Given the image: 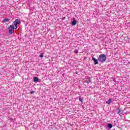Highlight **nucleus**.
Segmentation results:
<instances>
[{"label":"nucleus","mask_w":130,"mask_h":130,"mask_svg":"<svg viewBox=\"0 0 130 130\" xmlns=\"http://www.w3.org/2000/svg\"><path fill=\"white\" fill-rule=\"evenodd\" d=\"M79 53V51L78 50V49H76L75 51H74V53Z\"/></svg>","instance_id":"obj_13"},{"label":"nucleus","mask_w":130,"mask_h":130,"mask_svg":"<svg viewBox=\"0 0 130 130\" xmlns=\"http://www.w3.org/2000/svg\"><path fill=\"white\" fill-rule=\"evenodd\" d=\"M107 57H106V55L104 54H102L100 55L98 60L100 61V62H104L105 60H106Z\"/></svg>","instance_id":"obj_1"},{"label":"nucleus","mask_w":130,"mask_h":130,"mask_svg":"<svg viewBox=\"0 0 130 130\" xmlns=\"http://www.w3.org/2000/svg\"><path fill=\"white\" fill-rule=\"evenodd\" d=\"M20 24V19H16L14 21V24L13 26H15V28H18V25Z\"/></svg>","instance_id":"obj_3"},{"label":"nucleus","mask_w":130,"mask_h":130,"mask_svg":"<svg viewBox=\"0 0 130 130\" xmlns=\"http://www.w3.org/2000/svg\"><path fill=\"white\" fill-rule=\"evenodd\" d=\"M76 24H77V20H76V19H73V21H72V25L73 26H75L76 25Z\"/></svg>","instance_id":"obj_7"},{"label":"nucleus","mask_w":130,"mask_h":130,"mask_svg":"<svg viewBox=\"0 0 130 130\" xmlns=\"http://www.w3.org/2000/svg\"><path fill=\"white\" fill-rule=\"evenodd\" d=\"M92 59L93 60L94 64H98V59L95 58L94 57H92Z\"/></svg>","instance_id":"obj_6"},{"label":"nucleus","mask_w":130,"mask_h":130,"mask_svg":"<svg viewBox=\"0 0 130 130\" xmlns=\"http://www.w3.org/2000/svg\"><path fill=\"white\" fill-rule=\"evenodd\" d=\"M30 94H34L35 91H33V90H32V91H31L30 92Z\"/></svg>","instance_id":"obj_15"},{"label":"nucleus","mask_w":130,"mask_h":130,"mask_svg":"<svg viewBox=\"0 0 130 130\" xmlns=\"http://www.w3.org/2000/svg\"><path fill=\"white\" fill-rule=\"evenodd\" d=\"M65 19H66V18H65V17H64L63 20H64Z\"/></svg>","instance_id":"obj_16"},{"label":"nucleus","mask_w":130,"mask_h":130,"mask_svg":"<svg viewBox=\"0 0 130 130\" xmlns=\"http://www.w3.org/2000/svg\"><path fill=\"white\" fill-rule=\"evenodd\" d=\"M78 98H79V101H80V102H81L82 103H84V102L83 101V99L82 98H81V95H80V96L78 97Z\"/></svg>","instance_id":"obj_9"},{"label":"nucleus","mask_w":130,"mask_h":130,"mask_svg":"<svg viewBox=\"0 0 130 130\" xmlns=\"http://www.w3.org/2000/svg\"><path fill=\"white\" fill-rule=\"evenodd\" d=\"M10 21V19L9 18H5L4 19V20H3V22L4 23H6L7 22H9Z\"/></svg>","instance_id":"obj_11"},{"label":"nucleus","mask_w":130,"mask_h":130,"mask_svg":"<svg viewBox=\"0 0 130 130\" xmlns=\"http://www.w3.org/2000/svg\"><path fill=\"white\" fill-rule=\"evenodd\" d=\"M112 100H111V99L108 100L107 102H106V104H110V103H111Z\"/></svg>","instance_id":"obj_10"},{"label":"nucleus","mask_w":130,"mask_h":130,"mask_svg":"<svg viewBox=\"0 0 130 130\" xmlns=\"http://www.w3.org/2000/svg\"><path fill=\"white\" fill-rule=\"evenodd\" d=\"M9 29V34H13L15 32V30L17 29V28H16L15 27V25H10L9 27L8 28Z\"/></svg>","instance_id":"obj_2"},{"label":"nucleus","mask_w":130,"mask_h":130,"mask_svg":"<svg viewBox=\"0 0 130 130\" xmlns=\"http://www.w3.org/2000/svg\"><path fill=\"white\" fill-rule=\"evenodd\" d=\"M40 57H43V53L40 54Z\"/></svg>","instance_id":"obj_14"},{"label":"nucleus","mask_w":130,"mask_h":130,"mask_svg":"<svg viewBox=\"0 0 130 130\" xmlns=\"http://www.w3.org/2000/svg\"><path fill=\"white\" fill-rule=\"evenodd\" d=\"M85 82H86L87 84H89V83H90V84H92V82H91V78L87 77L85 81Z\"/></svg>","instance_id":"obj_5"},{"label":"nucleus","mask_w":130,"mask_h":130,"mask_svg":"<svg viewBox=\"0 0 130 130\" xmlns=\"http://www.w3.org/2000/svg\"><path fill=\"white\" fill-rule=\"evenodd\" d=\"M108 128H111L112 127V125L110 123L108 124Z\"/></svg>","instance_id":"obj_12"},{"label":"nucleus","mask_w":130,"mask_h":130,"mask_svg":"<svg viewBox=\"0 0 130 130\" xmlns=\"http://www.w3.org/2000/svg\"><path fill=\"white\" fill-rule=\"evenodd\" d=\"M117 111L118 114H119L120 116H121L122 115V114L123 113V111L119 109V108H117Z\"/></svg>","instance_id":"obj_4"},{"label":"nucleus","mask_w":130,"mask_h":130,"mask_svg":"<svg viewBox=\"0 0 130 130\" xmlns=\"http://www.w3.org/2000/svg\"><path fill=\"white\" fill-rule=\"evenodd\" d=\"M34 81L35 83H38V82H39V79H38V77H34Z\"/></svg>","instance_id":"obj_8"}]
</instances>
